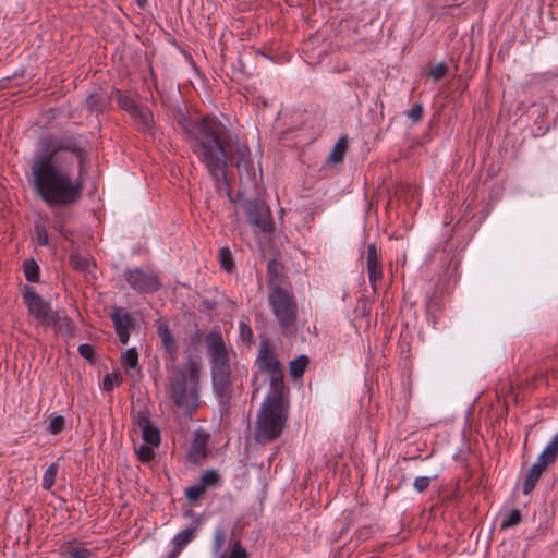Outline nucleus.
<instances>
[{
  "instance_id": "obj_4",
  "label": "nucleus",
  "mask_w": 558,
  "mask_h": 558,
  "mask_svg": "<svg viewBox=\"0 0 558 558\" xmlns=\"http://www.w3.org/2000/svg\"><path fill=\"white\" fill-rule=\"evenodd\" d=\"M201 372V361L192 356L172 367L171 397L177 407L189 412L197 408Z\"/></svg>"
},
{
  "instance_id": "obj_39",
  "label": "nucleus",
  "mask_w": 558,
  "mask_h": 558,
  "mask_svg": "<svg viewBox=\"0 0 558 558\" xmlns=\"http://www.w3.org/2000/svg\"><path fill=\"white\" fill-rule=\"evenodd\" d=\"M154 448H156V447L147 445L145 442L143 445H141L136 449L138 459L143 462H147V461L151 460L154 457Z\"/></svg>"
},
{
  "instance_id": "obj_30",
  "label": "nucleus",
  "mask_w": 558,
  "mask_h": 558,
  "mask_svg": "<svg viewBox=\"0 0 558 558\" xmlns=\"http://www.w3.org/2000/svg\"><path fill=\"white\" fill-rule=\"evenodd\" d=\"M24 275L25 278L31 282H37L39 280V266L34 259L24 262Z\"/></svg>"
},
{
  "instance_id": "obj_36",
  "label": "nucleus",
  "mask_w": 558,
  "mask_h": 558,
  "mask_svg": "<svg viewBox=\"0 0 558 558\" xmlns=\"http://www.w3.org/2000/svg\"><path fill=\"white\" fill-rule=\"evenodd\" d=\"M122 383V378L119 374H106L102 380V388L106 391H111L114 387L120 386Z\"/></svg>"
},
{
  "instance_id": "obj_43",
  "label": "nucleus",
  "mask_w": 558,
  "mask_h": 558,
  "mask_svg": "<svg viewBox=\"0 0 558 558\" xmlns=\"http://www.w3.org/2000/svg\"><path fill=\"white\" fill-rule=\"evenodd\" d=\"M78 353L82 357L90 361L93 360L94 357V348L93 345L88 344V343H83L81 345H78Z\"/></svg>"
},
{
  "instance_id": "obj_28",
  "label": "nucleus",
  "mask_w": 558,
  "mask_h": 558,
  "mask_svg": "<svg viewBox=\"0 0 558 558\" xmlns=\"http://www.w3.org/2000/svg\"><path fill=\"white\" fill-rule=\"evenodd\" d=\"M71 266L78 271H87L92 265L88 256L73 252L70 256Z\"/></svg>"
},
{
  "instance_id": "obj_11",
  "label": "nucleus",
  "mask_w": 558,
  "mask_h": 558,
  "mask_svg": "<svg viewBox=\"0 0 558 558\" xmlns=\"http://www.w3.org/2000/svg\"><path fill=\"white\" fill-rule=\"evenodd\" d=\"M124 280L130 288L137 293H153L160 289L161 282L154 271H145L142 268H128L123 272Z\"/></svg>"
},
{
  "instance_id": "obj_16",
  "label": "nucleus",
  "mask_w": 558,
  "mask_h": 558,
  "mask_svg": "<svg viewBox=\"0 0 558 558\" xmlns=\"http://www.w3.org/2000/svg\"><path fill=\"white\" fill-rule=\"evenodd\" d=\"M208 441L209 435L206 432L196 430L187 451V460L194 464H202L207 457Z\"/></svg>"
},
{
  "instance_id": "obj_5",
  "label": "nucleus",
  "mask_w": 558,
  "mask_h": 558,
  "mask_svg": "<svg viewBox=\"0 0 558 558\" xmlns=\"http://www.w3.org/2000/svg\"><path fill=\"white\" fill-rule=\"evenodd\" d=\"M267 302L281 335L292 338L298 331L299 305L293 291L276 279L268 280Z\"/></svg>"
},
{
  "instance_id": "obj_18",
  "label": "nucleus",
  "mask_w": 558,
  "mask_h": 558,
  "mask_svg": "<svg viewBox=\"0 0 558 558\" xmlns=\"http://www.w3.org/2000/svg\"><path fill=\"white\" fill-rule=\"evenodd\" d=\"M548 466L550 465L546 463L544 460H542L539 457H537L536 461L532 464V466L529 469L525 475L522 486V492L524 495H529L532 493L542 474L547 470Z\"/></svg>"
},
{
  "instance_id": "obj_35",
  "label": "nucleus",
  "mask_w": 558,
  "mask_h": 558,
  "mask_svg": "<svg viewBox=\"0 0 558 558\" xmlns=\"http://www.w3.org/2000/svg\"><path fill=\"white\" fill-rule=\"evenodd\" d=\"M521 519H522L521 511L519 509H513L502 520L501 527L502 529H508V527H511V526H515V525H518L521 522Z\"/></svg>"
},
{
  "instance_id": "obj_42",
  "label": "nucleus",
  "mask_w": 558,
  "mask_h": 558,
  "mask_svg": "<svg viewBox=\"0 0 558 558\" xmlns=\"http://www.w3.org/2000/svg\"><path fill=\"white\" fill-rule=\"evenodd\" d=\"M432 478L428 476H418L414 480V489L418 493L425 492L430 485Z\"/></svg>"
},
{
  "instance_id": "obj_6",
  "label": "nucleus",
  "mask_w": 558,
  "mask_h": 558,
  "mask_svg": "<svg viewBox=\"0 0 558 558\" xmlns=\"http://www.w3.org/2000/svg\"><path fill=\"white\" fill-rule=\"evenodd\" d=\"M287 412L284 395H267L258 412L255 440L267 444L280 437L286 426Z\"/></svg>"
},
{
  "instance_id": "obj_17",
  "label": "nucleus",
  "mask_w": 558,
  "mask_h": 558,
  "mask_svg": "<svg viewBox=\"0 0 558 558\" xmlns=\"http://www.w3.org/2000/svg\"><path fill=\"white\" fill-rule=\"evenodd\" d=\"M52 327L54 332L64 339H72L75 336V323L71 317L54 311L45 328Z\"/></svg>"
},
{
  "instance_id": "obj_21",
  "label": "nucleus",
  "mask_w": 558,
  "mask_h": 558,
  "mask_svg": "<svg viewBox=\"0 0 558 558\" xmlns=\"http://www.w3.org/2000/svg\"><path fill=\"white\" fill-rule=\"evenodd\" d=\"M538 457L549 465L558 459V432L550 438Z\"/></svg>"
},
{
  "instance_id": "obj_25",
  "label": "nucleus",
  "mask_w": 558,
  "mask_h": 558,
  "mask_svg": "<svg viewBox=\"0 0 558 558\" xmlns=\"http://www.w3.org/2000/svg\"><path fill=\"white\" fill-rule=\"evenodd\" d=\"M308 357L306 355H300L298 359H294L289 364V373L292 378H300L303 376L307 365Z\"/></svg>"
},
{
  "instance_id": "obj_38",
  "label": "nucleus",
  "mask_w": 558,
  "mask_h": 558,
  "mask_svg": "<svg viewBox=\"0 0 558 558\" xmlns=\"http://www.w3.org/2000/svg\"><path fill=\"white\" fill-rule=\"evenodd\" d=\"M240 338L243 342L251 344L253 342L254 333L248 323L241 320L239 323Z\"/></svg>"
},
{
  "instance_id": "obj_15",
  "label": "nucleus",
  "mask_w": 558,
  "mask_h": 558,
  "mask_svg": "<svg viewBox=\"0 0 558 558\" xmlns=\"http://www.w3.org/2000/svg\"><path fill=\"white\" fill-rule=\"evenodd\" d=\"M113 322L116 333L122 344H126L130 340V328L132 326V317L124 308L114 306L110 313Z\"/></svg>"
},
{
  "instance_id": "obj_45",
  "label": "nucleus",
  "mask_w": 558,
  "mask_h": 558,
  "mask_svg": "<svg viewBox=\"0 0 558 558\" xmlns=\"http://www.w3.org/2000/svg\"><path fill=\"white\" fill-rule=\"evenodd\" d=\"M274 266H275V263H274V262H270V263L268 264V266H267V270H268V272H269V275H270V276L272 275V271H274V270H272V268H274Z\"/></svg>"
},
{
  "instance_id": "obj_32",
  "label": "nucleus",
  "mask_w": 558,
  "mask_h": 558,
  "mask_svg": "<svg viewBox=\"0 0 558 558\" xmlns=\"http://www.w3.org/2000/svg\"><path fill=\"white\" fill-rule=\"evenodd\" d=\"M121 360H122V364L125 369H131V368L136 367L138 364V353H137L136 349L135 348L128 349L122 354Z\"/></svg>"
},
{
  "instance_id": "obj_33",
  "label": "nucleus",
  "mask_w": 558,
  "mask_h": 558,
  "mask_svg": "<svg viewBox=\"0 0 558 558\" xmlns=\"http://www.w3.org/2000/svg\"><path fill=\"white\" fill-rule=\"evenodd\" d=\"M63 556L66 558H92L93 554L85 547L74 546L63 549Z\"/></svg>"
},
{
  "instance_id": "obj_44",
  "label": "nucleus",
  "mask_w": 558,
  "mask_h": 558,
  "mask_svg": "<svg viewBox=\"0 0 558 558\" xmlns=\"http://www.w3.org/2000/svg\"><path fill=\"white\" fill-rule=\"evenodd\" d=\"M136 4L140 7V8H145L148 0H135Z\"/></svg>"
},
{
  "instance_id": "obj_26",
  "label": "nucleus",
  "mask_w": 558,
  "mask_h": 558,
  "mask_svg": "<svg viewBox=\"0 0 558 558\" xmlns=\"http://www.w3.org/2000/svg\"><path fill=\"white\" fill-rule=\"evenodd\" d=\"M145 444L158 447L160 445V432L153 424L141 430Z\"/></svg>"
},
{
  "instance_id": "obj_37",
  "label": "nucleus",
  "mask_w": 558,
  "mask_h": 558,
  "mask_svg": "<svg viewBox=\"0 0 558 558\" xmlns=\"http://www.w3.org/2000/svg\"><path fill=\"white\" fill-rule=\"evenodd\" d=\"M133 422L141 430L151 425L149 421V413L147 410H140L136 413H134Z\"/></svg>"
},
{
  "instance_id": "obj_23",
  "label": "nucleus",
  "mask_w": 558,
  "mask_h": 558,
  "mask_svg": "<svg viewBox=\"0 0 558 558\" xmlns=\"http://www.w3.org/2000/svg\"><path fill=\"white\" fill-rule=\"evenodd\" d=\"M219 266L227 272H232L235 268L233 254L228 246L220 247L217 253Z\"/></svg>"
},
{
  "instance_id": "obj_14",
  "label": "nucleus",
  "mask_w": 558,
  "mask_h": 558,
  "mask_svg": "<svg viewBox=\"0 0 558 558\" xmlns=\"http://www.w3.org/2000/svg\"><path fill=\"white\" fill-rule=\"evenodd\" d=\"M366 267L369 283L373 290L376 291L378 283L383 279V262L381 255L374 243L368 244L367 246Z\"/></svg>"
},
{
  "instance_id": "obj_2",
  "label": "nucleus",
  "mask_w": 558,
  "mask_h": 558,
  "mask_svg": "<svg viewBox=\"0 0 558 558\" xmlns=\"http://www.w3.org/2000/svg\"><path fill=\"white\" fill-rule=\"evenodd\" d=\"M185 132L192 141L194 155L215 180L217 189L222 185L229 187L227 169L232 150L240 177L245 173L248 180H254L255 170L248 145L232 135L220 120L204 117L189 123Z\"/></svg>"
},
{
  "instance_id": "obj_27",
  "label": "nucleus",
  "mask_w": 558,
  "mask_h": 558,
  "mask_svg": "<svg viewBox=\"0 0 558 558\" xmlns=\"http://www.w3.org/2000/svg\"><path fill=\"white\" fill-rule=\"evenodd\" d=\"M59 471V465L57 462L51 463L47 470L44 472L41 486L46 490H50L56 483V477Z\"/></svg>"
},
{
  "instance_id": "obj_31",
  "label": "nucleus",
  "mask_w": 558,
  "mask_h": 558,
  "mask_svg": "<svg viewBox=\"0 0 558 558\" xmlns=\"http://www.w3.org/2000/svg\"><path fill=\"white\" fill-rule=\"evenodd\" d=\"M64 426H65L64 416L59 415V414H52L49 420L47 430L51 435H59L64 429Z\"/></svg>"
},
{
  "instance_id": "obj_24",
  "label": "nucleus",
  "mask_w": 558,
  "mask_h": 558,
  "mask_svg": "<svg viewBox=\"0 0 558 558\" xmlns=\"http://www.w3.org/2000/svg\"><path fill=\"white\" fill-rule=\"evenodd\" d=\"M198 483L206 489L221 486V476L215 469H208L198 478Z\"/></svg>"
},
{
  "instance_id": "obj_3",
  "label": "nucleus",
  "mask_w": 558,
  "mask_h": 558,
  "mask_svg": "<svg viewBox=\"0 0 558 558\" xmlns=\"http://www.w3.org/2000/svg\"><path fill=\"white\" fill-rule=\"evenodd\" d=\"M204 341L209 359L214 392L219 404L227 409L231 399V365L228 347L221 332L215 328L205 336Z\"/></svg>"
},
{
  "instance_id": "obj_10",
  "label": "nucleus",
  "mask_w": 558,
  "mask_h": 558,
  "mask_svg": "<svg viewBox=\"0 0 558 558\" xmlns=\"http://www.w3.org/2000/svg\"><path fill=\"white\" fill-rule=\"evenodd\" d=\"M243 208L247 222L255 227L257 231L264 234L272 232L274 222L268 206L257 199H246L243 203Z\"/></svg>"
},
{
  "instance_id": "obj_1",
  "label": "nucleus",
  "mask_w": 558,
  "mask_h": 558,
  "mask_svg": "<svg viewBox=\"0 0 558 558\" xmlns=\"http://www.w3.org/2000/svg\"><path fill=\"white\" fill-rule=\"evenodd\" d=\"M60 151L73 154L82 166L86 151L74 135L60 137L49 135L39 143L31 165V185L37 196L50 208L70 207L80 202L84 184L73 179L72 173L56 162Z\"/></svg>"
},
{
  "instance_id": "obj_40",
  "label": "nucleus",
  "mask_w": 558,
  "mask_h": 558,
  "mask_svg": "<svg viewBox=\"0 0 558 558\" xmlns=\"http://www.w3.org/2000/svg\"><path fill=\"white\" fill-rule=\"evenodd\" d=\"M424 114V109L421 104H414L407 112V117L412 120L413 123H418L422 121Z\"/></svg>"
},
{
  "instance_id": "obj_22",
  "label": "nucleus",
  "mask_w": 558,
  "mask_h": 558,
  "mask_svg": "<svg viewBox=\"0 0 558 558\" xmlns=\"http://www.w3.org/2000/svg\"><path fill=\"white\" fill-rule=\"evenodd\" d=\"M348 149V138L347 136H341L336 145L333 146L332 151L330 153L327 161L329 163H339L342 162Z\"/></svg>"
},
{
  "instance_id": "obj_34",
  "label": "nucleus",
  "mask_w": 558,
  "mask_h": 558,
  "mask_svg": "<svg viewBox=\"0 0 558 558\" xmlns=\"http://www.w3.org/2000/svg\"><path fill=\"white\" fill-rule=\"evenodd\" d=\"M36 243L39 246H47L49 244V236L45 225L36 222L34 226Z\"/></svg>"
},
{
  "instance_id": "obj_29",
  "label": "nucleus",
  "mask_w": 558,
  "mask_h": 558,
  "mask_svg": "<svg viewBox=\"0 0 558 558\" xmlns=\"http://www.w3.org/2000/svg\"><path fill=\"white\" fill-rule=\"evenodd\" d=\"M206 492L207 489L197 482L192 486L185 487L184 496L190 502L196 504L203 498Z\"/></svg>"
},
{
  "instance_id": "obj_12",
  "label": "nucleus",
  "mask_w": 558,
  "mask_h": 558,
  "mask_svg": "<svg viewBox=\"0 0 558 558\" xmlns=\"http://www.w3.org/2000/svg\"><path fill=\"white\" fill-rule=\"evenodd\" d=\"M23 302L32 315L38 323L45 327L49 322L53 310L50 304L46 302L33 288L25 287L23 293Z\"/></svg>"
},
{
  "instance_id": "obj_19",
  "label": "nucleus",
  "mask_w": 558,
  "mask_h": 558,
  "mask_svg": "<svg viewBox=\"0 0 558 558\" xmlns=\"http://www.w3.org/2000/svg\"><path fill=\"white\" fill-rule=\"evenodd\" d=\"M111 106V97L102 90L92 93L86 98V107L97 114L102 113Z\"/></svg>"
},
{
  "instance_id": "obj_20",
  "label": "nucleus",
  "mask_w": 558,
  "mask_h": 558,
  "mask_svg": "<svg viewBox=\"0 0 558 558\" xmlns=\"http://www.w3.org/2000/svg\"><path fill=\"white\" fill-rule=\"evenodd\" d=\"M157 332L166 352L169 354L170 359L174 361L177 359L179 348L169 326L166 324L159 325Z\"/></svg>"
},
{
  "instance_id": "obj_13",
  "label": "nucleus",
  "mask_w": 558,
  "mask_h": 558,
  "mask_svg": "<svg viewBox=\"0 0 558 558\" xmlns=\"http://www.w3.org/2000/svg\"><path fill=\"white\" fill-rule=\"evenodd\" d=\"M201 525L202 519L201 517H196L192 520V523L189 527L175 534L171 539L172 549L168 554L167 558H178L185 546H187L196 537Z\"/></svg>"
},
{
  "instance_id": "obj_7",
  "label": "nucleus",
  "mask_w": 558,
  "mask_h": 558,
  "mask_svg": "<svg viewBox=\"0 0 558 558\" xmlns=\"http://www.w3.org/2000/svg\"><path fill=\"white\" fill-rule=\"evenodd\" d=\"M256 364L262 373H266L269 376L268 395H284L286 386L282 365L267 342L260 343Z\"/></svg>"
},
{
  "instance_id": "obj_41",
  "label": "nucleus",
  "mask_w": 558,
  "mask_h": 558,
  "mask_svg": "<svg viewBox=\"0 0 558 558\" xmlns=\"http://www.w3.org/2000/svg\"><path fill=\"white\" fill-rule=\"evenodd\" d=\"M447 71H448L447 65L444 62H441V63H438L437 65H435L429 71V76L435 81H439L440 78H442L446 75Z\"/></svg>"
},
{
  "instance_id": "obj_9",
  "label": "nucleus",
  "mask_w": 558,
  "mask_h": 558,
  "mask_svg": "<svg viewBox=\"0 0 558 558\" xmlns=\"http://www.w3.org/2000/svg\"><path fill=\"white\" fill-rule=\"evenodd\" d=\"M118 106L125 110L134 120L137 128L145 132L148 131L153 124V113L146 106H141L135 100L121 92L120 89H113Z\"/></svg>"
},
{
  "instance_id": "obj_8",
  "label": "nucleus",
  "mask_w": 558,
  "mask_h": 558,
  "mask_svg": "<svg viewBox=\"0 0 558 558\" xmlns=\"http://www.w3.org/2000/svg\"><path fill=\"white\" fill-rule=\"evenodd\" d=\"M213 558H248L240 539H232L223 526H216L211 541Z\"/></svg>"
}]
</instances>
